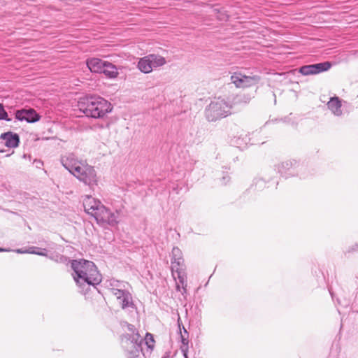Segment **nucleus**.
Here are the masks:
<instances>
[{"label":"nucleus","instance_id":"obj_1","mask_svg":"<svg viewBox=\"0 0 358 358\" xmlns=\"http://www.w3.org/2000/svg\"><path fill=\"white\" fill-rule=\"evenodd\" d=\"M71 265L73 278L82 294H85L91 285L95 286L101 282V275L94 262L80 259L72 260Z\"/></svg>","mask_w":358,"mask_h":358},{"label":"nucleus","instance_id":"obj_2","mask_svg":"<svg viewBox=\"0 0 358 358\" xmlns=\"http://www.w3.org/2000/svg\"><path fill=\"white\" fill-rule=\"evenodd\" d=\"M79 110L87 117L103 118L111 112V103L99 96H86L80 98L78 103Z\"/></svg>","mask_w":358,"mask_h":358},{"label":"nucleus","instance_id":"obj_3","mask_svg":"<svg viewBox=\"0 0 358 358\" xmlns=\"http://www.w3.org/2000/svg\"><path fill=\"white\" fill-rule=\"evenodd\" d=\"M83 207L85 211L94 217L98 223H106L114 226L118 222V211L116 210L115 213H112L99 200L92 196H85Z\"/></svg>","mask_w":358,"mask_h":358},{"label":"nucleus","instance_id":"obj_4","mask_svg":"<svg viewBox=\"0 0 358 358\" xmlns=\"http://www.w3.org/2000/svg\"><path fill=\"white\" fill-rule=\"evenodd\" d=\"M171 264L172 276L175 280L177 278L179 280L182 285V294L184 295L187 292L185 266L182 251L177 247L172 249Z\"/></svg>","mask_w":358,"mask_h":358},{"label":"nucleus","instance_id":"obj_5","mask_svg":"<svg viewBox=\"0 0 358 358\" xmlns=\"http://www.w3.org/2000/svg\"><path fill=\"white\" fill-rule=\"evenodd\" d=\"M127 329L131 334H126L121 338L122 347L132 357H138L141 350V343L143 342L141 336L134 325L127 324Z\"/></svg>","mask_w":358,"mask_h":358},{"label":"nucleus","instance_id":"obj_6","mask_svg":"<svg viewBox=\"0 0 358 358\" xmlns=\"http://www.w3.org/2000/svg\"><path fill=\"white\" fill-rule=\"evenodd\" d=\"M278 172L283 177L287 178L293 176L305 178L306 167L295 159H289L280 162L276 166Z\"/></svg>","mask_w":358,"mask_h":358},{"label":"nucleus","instance_id":"obj_7","mask_svg":"<svg viewBox=\"0 0 358 358\" xmlns=\"http://www.w3.org/2000/svg\"><path fill=\"white\" fill-rule=\"evenodd\" d=\"M231 106L224 99H215L206 109V116L208 121L213 122L231 114Z\"/></svg>","mask_w":358,"mask_h":358},{"label":"nucleus","instance_id":"obj_8","mask_svg":"<svg viewBox=\"0 0 358 358\" xmlns=\"http://www.w3.org/2000/svg\"><path fill=\"white\" fill-rule=\"evenodd\" d=\"M73 176L90 187L97 185V177L94 167L85 162L76 168V172Z\"/></svg>","mask_w":358,"mask_h":358},{"label":"nucleus","instance_id":"obj_9","mask_svg":"<svg viewBox=\"0 0 358 358\" xmlns=\"http://www.w3.org/2000/svg\"><path fill=\"white\" fill-rule=\"evenodd\" d=\"M231 80L237 87H249L257 84L260 77L257 75L245 76L236 72L231 76Z\"/></svg>","mask_w":358,"mask_h":358},{"label":"nucleus","instance_id":"obj_10","mask_svg":"<svg viewBox=\"0 0 358 358\" xmlns=\"http://www.w3.org/2000/svg\"><path fill=\"white\" fill-rule=\"evenodd\" d=\"M331 66V64L329 62L305 65L299 69V72L304 76L315 75L328 71Z\"/></svg>","mask_w":358,"mask_h":358},{"label":"nucleus","instance_id":"obj_11","mask_svg":"<svg viewBox=\"0 0 358 358\" xmlns=\"http://www.w3.org/2000/svg\"><path fill=\"white\" fill-rule=\"evenodd\" d=\"M15 118L20 121L34 123L40 120V115L33 108L21 109L16 110Z\"/></svg>","mask_w":358,"mask_h":358},{"label":"nucleus","instance_id":"obj_12","mask_svg":"<svg viewBox=\"0 0 358 358\" xmlns=\"http://www.w3.org/2000/svg\"><path fill=\"white\" fill-rule=\"evenodd\" d=\"M61 163L66 169L74 175L76 168L80 166L83 162L78 160L73 154L70 153L62 157Z\"/></svg>","mask_w":358,"mask_h":358},{"label":"nucleus","instance_id":"obj_13","mask_svg":"<svg viewBox=\"0 0 358 358\" xmlns=\"http://www.w3.org/2000/svg\"><path fill=\"white\" fill-rule=\"evenodd\" d=\"M0 138L3 141L4 145L8 148H14L19 145L20 137L17 134H14L11 131L6 132L2 134Z\"/></svg>","mask_w":358,"mask_h":358},{"label":"nucleus","instance_id":"obj_14","mask_svg":"<svg viewBox=\"0 0 358 358\" xmlns=\"http://www.w3.org/2000/svg\"><path fill=\"white\" fill-rule=\"evenodd\" d=\"M327 107L336 116H341L343 114L341 100L338 96L330 98L327 102Z\"/></svg>","mask_w":358,"mask_h":358},{"label":"nucleus","instance_id":"obj_15","mask_svg":"<svg viewBox=\"0 0 358 358\" xmlns=\"http://www.w3.org/2000/svg\"><path fill=\"white\" fill-rule=\"evenodd\" d=\"M106 61H103L99 58H91L87 60V66L90 71L94 73H101L104 68Z\"/></svg>","mask_w":358,"mask_h":358},{"label":"nucleus","instance_id":"obj_16","mask_svg":"<svg viewBox=\"0 0 358 358\" xmlns=\"http://www.w3.org/2000/svg\"><path fill=\"white\" fill-rule=\"evenodd\" d=\"M152 60L150 59L149 55L141 58L138 62V69L144 73L152 72L153 68L152 66Z\"/></svg>","mask_w":358,"mask_h":358},{"label":"nucleus","instance_id":"obj_17","mask_svg":"<svg viewBox=\"0 0 358 358\" xmlns=\"http://www.w3.org/2000/svg\"><path fill=\"white\" fill-rule=\"evenodd\" d=\"M249 141V138L246 134H241L240 136H234L231 138L230 143L233 146L243 149Z\"/></svg>","mask_w":358,"mask_h":358},{"label":"nucleus","instance_id":"obj_18","mask_svg":"<svg viewBox=\"0 0 358 358\" xmlns=\"http://www.w3.org/2000/svg\"><path fill=\"white\" fill-rule=\"evenodd\" d=\"M102 73L110 78H116L118 75L117 67L114 64L106 61L104 64V68L102 70Z\"/></svg>","mask_w":358,"mask_h":358},{"label":"nucleus","instance_id":"obj_19","mask_svg":"<svg viewBox=\"0 0 358 358\" xmlns=\"http://www.w3.org/2000/svg\"><path fill=\"white\" fill-rule=\"evenodd\" d=\"M149 58L151 61V64L153 69L162 66L166 64V59L162 56L155 55V54H150L148 55Z\"/></svg>","mask_w":358,"mask_h":358},{"label":"nucleus","instance_id":"obj_20","mask_svg":"<svg viewBox=\"0 0 358 358\" xmlns=\"http://www.w3.org/2000/svg\"><path fill=\"white\" fill-rule=\"evenodd\" d=\"M127 282L123 281H119L115 279H110L107 281V287L110 290L111 293L115 291V289H120L122 288H125Z\"/></svg>","mask_w":358,"mask_h":358},{"label":"nucleus","instance_id":"obj_21","mask_svg":"<svg viewBox=\"0 0 358 358\" xmlns=\"http://www.w3.org/2000/svg\"><path fill=\"white\" fill-rule=\"evenodd\" d=\"M112 294L115 296L117 299L123 297L125 302L124 305H127L128 300L130 299V292L126 289V287L120 289H116L112 292Z\"/></svg>","mask_w":358,"mask_h":358},{"label":"nucleus","instance_id":"obj_22","mask_svg":"<svg viewBox=\"0 0 358 358\" xmlns=\"http://www.w3.org/2000/svg\"><path fill=\"white\" fill-rule=\"evenodd\" d=\"M28 253L34 254L39 256L48 257V250L46 248H41L38 247H30L27 250Z\"/></svg>","mask_w":358,"mask_h":358},{"label":"nucleus","instance_id":"obj_23","mask_svg":"<svg viewBox=\"0 0 358 358\" xmlns=\"http://www.w3.org/2000/svg\"><path fill=\"white\" fill-rule=\"evenodd\" d=\"M48 258L51 260L57 262V263H63L66 264L68 262H69V259L60 254H52L51 255H48Z\"/></svg>","mask_w":358,"mask_h":358},{"label":"nucleus","instance_id":"obj_24","mask_svg":"<svg viewBox=\"0 0 358 358\" xmlns=\"http://www.w3.org/2000/svg\"><path fill=\"white\" fill-rule=\"evenodd\" d=\"M123 299H124L123 297H121L120 299H117L119 303L120 304V306H121L122 309H125L127 308L133 307L134 306V303H133L132 296H131V294H130V299L128 300V303H127V305H124L125 302H124V300Z\"/></svg>","mask_w":358,"mask_h":358},{"label":"nucleus","instance_id":"obj_25","mask_svg":"<svg viewBox=\"0 0 358 358\" xmlns=\"http://www.w3.org/2000/svg\"><path fill=\"white\" fill-rule=\"evenodd\" d=\"M0 120H4L8 122L11 120V119L8 117V113L1 104H0Z\"/></svg>","mask_w":358,"mask_h":358},{"label":"nucleus","instance_id":"obj_26","mask_svg":"<svg viewBox=\"0 0 358 358\" xmlns=\"http://www.w3.org/2000/svg\"><path fill=\"white\" fill-rule=\"evenodd\" d=\"M182 329H183L184 333L183 334L181 333L182 343L184 345H187L188 344V340H187L188 332L187 331V330L185 329L184 327H182Z\"/></svg>","mask_w":358,"mask_h":358},{"label":"nucleus","instance_id":"obj_27","mask_svg":"<svg viewBox=\"0 0 358 358\" xmlns=\"http://www.w3.org/2000/svg\"><path fill=\"white\" fill-rule=\"evenodd\" d=\"M255 187L257 189H260L265 187V182L263 179L259 178L255 180Z\"/></svg>","mask_w":358,"mask_h":358},{"label":"nucleus","instance_id":"obj_28","mask_svg":"<svg viewBox=\"0 0 358 358\" xmlns=\"http://www.w3.org/2000/svg\"><path fill=\"white\" fill-rule=\"evenodd\" d=\"M153 342H154V339H153L152 335L151 334L146 333V335H145V343H146L147 345L149 348H151L150 343H153Z\"/></svg>","mask_w":358,"mask_h":358},{"label":"nucleus","instance_id":"obj_29","mask_svg":"<svg viewBox=\"0 0 358 358\" xmlns=\"http://www.w3.org/2000/svg\"><path fill=\"white\" fill-rule=\"evenodd\" d=\"M230 181V177L228 175L224 176L221 179L222 185H227Z\"/></svg>","mask_w":358,"mask_h":358},{"label":"nucleus","instance_id":"obj_30","mask_svg":"<svg viewBox=\"0 0 358 358\" xmlns=\"http://www.w3.org/2000/svg\"><path fill=\"white\" fill-rule=\"evenodd\" d=\"M48 247L50 249V250H54L55 249L57 245L54 243H48Z\"/></svg>","mask_w":358,"mask_h":358},{"label":"nucleus","instance_id":"obj_31","mask_svg":"<svg viewBox=\"0 0 358 358\" xmlns=\"http://www.w3.org/2000/svg\"><path fill=\"white\" fill-rule=\"evenodd\" d=\"M15 252H16L17 253H20V254L28 253L27 250H23L22 249H17V250H15Z\"/></svg>","mask_w":358,"mask_h":358},{"label":"nucleus","instance_id":"obj_32","mask_svg":"<svg viewBox=\"0 0 358 358\" xmlns=\"http://www.w3.org/2000/svg\"><path fill=\"white\" fill-rule=\"evenodd\" d=\"M352 251H357V250H358V243L355 244V245L352 248Z\"/></svg>","mask_w":358,"mask_h":358},{"label":"nucleus","instance_id":"obj_33","mask_svg":"<svg viewBox=\"0 0 358 358\" xmlns=\"http://www.w3.org/2000/svg\"><path fill=\"white\" fill-rule=\"evenodd\" d=\"M180 285H181V284H180V282L178 281V282H177V283H176V289H177L178 291H180Z\"/></svg>","mask_w":358,"mask_h":358},{"label":"nucleus","instance_id":"obj_34","mask_svg":"<svg viewBox=\"0 0 358 358\" xmlns=\"http://www.w3.org/2000/svg\"><path fill=\"white\" fill-rule=\"evenodd\" d=\"M182 351L183 352L184 357H185V358L188 357H187V350H184L183 348H182Z\"/></svg>","mask_w":358,"mask_h":358},{"label":"nucleus","instance_id":"obj_35","mask_svg":"<svg viewBox=\"0 0 358 358\" xmlns=\"http://www.w3.org/2000/svg\"><path fill=\"white\" fill-rule=\"evenodd\" d=\"M3 251H7V250L3 249V248H0V252H3Z\"/></svg>","mask_w":358,"mask_h":358},{"label":"nucleus","instance_id":"obj_36","mask_svg":"<svg viewBox=\"0 0 358 358\" xmlns=\"http://www.w3.org/2000/svg\"><path fill=\"white\" fill-rule=\"evenodd\" d=\"M332 298H334L333 293L330 292Z\"/></svg>","mask_w":358,"mask_h":358}]
</instances>
